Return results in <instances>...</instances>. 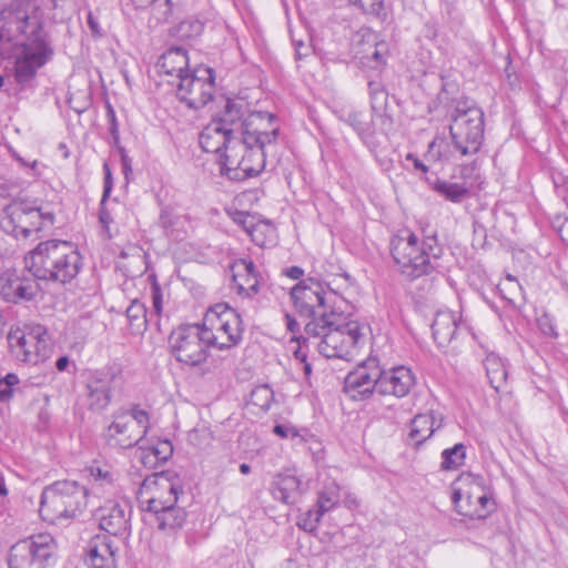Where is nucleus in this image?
<instances>
[{
    "instance_id": "7ed1b4c3",
    "label": "nucleus",
    "mask_w": 568,
    "mask_h": 568,
    "mask_svg": "<svg viewBox=\"0 0 568 568\" xmlns=\"http://www.w3.org/2000/svg\"><path fill=\"white\" fill-rule=\"evenodd\" d=\"M280 130L272 126L265 131H256L253 134L239 138L234 141V146L230 148V153L225 155V161L221 166V173L233 181H244L257 176L265 168V146L275 143Z\"/></svg>"
},
{
    "instance_id": "0eeeda50",
    "label": "nucleus",
    "mask_w": 568,
    "mask_h": 568,
    "mask_svg": "<svg viewBox=\"0 0 568 568\" xmlns=\"http://www.w3.org/2000/svg\"><path fill=\"white\" fill-rule=\"evenodd\" d=\"M38 9L34 0H1L0 1V58L11 53L12 45L22 36L34 32L42 23L32 17Z\"/></svg>"
},
{
    "instance_id": "603ef678",
    "label": "nucleus",
    "mask_w": 568,
    "mask_h": 568,
    "mask_svg": "<svg viewBox=\"0 0 568 568\" xmlns=\"http://www.w3.org/2000/svg\"><path fill=\"white\" fill-rule=\"evenodd\" d=\"M85 477L94 483L103 481L106 478V471L103 470L102 466L98 462H93L90 466L83 469Z\"/></svg>"
},
{
    "instance_id": "f03ea898",
    "label": "nucleus",
    "mask_w": 568,
    "mask_h": 568,
    "mask_svg": "<svg viewBox=\"0 0 568 568\" xmlns=\"http://www.w3.org/2000/svg\"><path fill=\"white\" fill-rule=\"evenodd\" d=\"M443 252L444 248L438 244L435 234L425 236L422 243L414 233L395 236L390 242L394 262L400 274L409 281L434 272H443Z\"/></svg>"
},
{
    "instance_id": "338daca9",
    "label": "nucleus",
    "mask_w": 568,
    "mask_h": 568,
    "mask_svg": "<svg viewBox=\"0 0 568 568\" xmlns=\"http://www.w3.org/2000/svg\"><path fill=\"white\" fill-rule=\"evenodd\" d=\"M407 159H413L414 160V168L417 169V170H420L423 172H427L428 171V168L420 161L418 160L417 158H413L412 154H408L407 155Z\"/></svg>"
},
{
    "instance_id": "bb28decb",
    "label": "nucleus",
    "mask_w": 568,
    "mask_h": 568,
    "mask_svg": "<svg viewBox=\"0 0 568 568\" xmlns=\"http://www.w3.org/2000/svg\"><path fill=\"white\" fill-rule=\"evenodd\" d=\"M443 420L444 418L440 416L437 422L434 412L417 414L410 422V430L408 434L409 443L418 447L428 439L436 429L443 426Z\"/></svg>"
},
{
    "instance_id": "c9c22d12",
    "label": "nucleus",
    "mask_w": 568,
    "mask_h": 568,
    "mask_svg": "<svg viewBox=\"0 0 568 568\" xmlns=\"http://www.w3.org/2000/svg\"><path fill=\"white\" fill-rule=\"evenodd\" d=\"M203 23L197 19H186L174 28L173 34L181 40L193 39L203 32Z\"/></svg>"
},
{
    "instance_id": "a19ab883",
    "label": "nucleus",
    "mask_w": 568,
    "mask_h": 568,
    "mask_svg": "<svg viewBox=\"0 0 568 568\" xmlns=\"http://www.w3.org/2000/svg\"><path fill=\"white\" fill-rule=\"evenodd\" d=\"M106 536L97 535L90 542L88 551V562L91 568H104V557L99 552V544L106 546Z\"/></svg>"
},
{
    "instance_id": "c85d7f7f",
    "label": "nucleus",
    "mask_w": 568,
    "mask_h": 568,
    "mask_svg": "<svg viewBox=\"0 0 568 568\" xmlns=\"http://www.w3.org/2000/svg\"><path fill=\"white\" fill-rule=\"evenodd\" d=\"M124 317L131 334L139 335L146 329V310L145 306L138 300L132 301L131 304L125 308Z\"/></svg>"
},
{
    "instance_id": "6ab92c4d",
    "label": "nucleus",
    "mask_w": 568,
    "mask_h": 568,
    "mask_svg": "<svg viewBox=\"0 0 568 568\" xmlns=\"http://www.w3.org/2000/svg\"><path fill=\"white\" fill-rule=\"evenodd\" d=\"M233 129H226L212 121L200 133L199 143L202 150L206 153H215L217 162L222 166L225 161V155L230 153V148L234 146V141H237L240 135H233Z\"/></svg>"
},
{
    "instance_id": "a18cd8bd",
    "label": "nucleus",
    "mask_w": 568,
    "mask_h": 568,
    "mask_svg": "<svg viewBox=\"0 0 568 568\" xmlns=\"http://www.w3.org/2000/svg\"><path fill=\"white\" fill-rule=\"evenodd\" d=\"M152 11L158 21H169L172 17L173 3L171 0H153Z\"/></svg>"
},
{
    "instance_id": "b1692460",
    "label": "nucleus",
    "mask_w": 568,
    "mask_h": 568,
    "mask_svg": "<svg viewBox=\"0 0 568 568\" xmlns=\"http://www.w3.org/2000/svg\"><path fill=\"white\" fill-rule=\"evenodd\" d=\"M215 329L217 333L225 335L226 341H221V336L217 335V343L213 344L219 349H229L237 345L242 339V320L236 311H227L223 320L215 323Z\"/></svg>"
},
{
    "instance_id": "ea45409f",
    "label": "nucleus",
    "mask_w": 568,
    "mask_h": 568,
    "mask_svg": "<svg viewBox=\"0 0 568 568\" xmlns=\"http://www.w3.org/2000/svg\"><path fill=\"white\" fill-rule=\"evenodd\" d=\"M180 216L173 214L169 209H163L159 217V225L163 229L165 235L178 237V225Z\"/></svg>"
},
{
    "instance_id": "423d86ee",
    "label": "nucleus",
    "mask_w": 568,
    "mask_h": 568,
    "mask_svg": "<svg viewBox=\"0 0 568 568\" xmlns=\"http://www.w3.org/2000/svg\"><path fill=\"white\" fill-rule=\"evenodd\" d=\"M217 343V334L204 324H182L169 335V348L172 356L190 367L206 362L207 349Z\"/></svg>"
},
{
    "instance_id": "412c9836",
    "label": "nucleus",
    "mask_w": 568,
    "mask_h": 568,
    "mask_svg": "<svg viewBox=\"0 0 568 568\" xmlns=\"http://www.w3.org/2000/svg\"><path fill=\"white\" fill-rule=\"evenodd\" d=\"M378 367L368 371L366 365L347 374L344 381V392L353 399H366L377 393Z\"/></svg>"
},
{
    "instance_id": "2eb2a0df",
    "label": "nucleus",
    "mask_w": 568,
    "mask_h": 568,
    "mask_svg": "<svg viewBox=\"0 0 568 568\" xmlns=\"http://www.w3.org/2000/svg\"><path fill=\"white\" fill-rule=\"evenodd\" d=\"M53 52L49 34L43 27L37 26L23 43L21 55L16 60V81L23 88L31 84L38 70L52 59Z\"/></svg>"
},
{
    "instance_id": "3c124183",
    "label": "nucleus",
    "mask_w": 568,
    "mask_h": 568,
    "mask_svg": "<svg viewBox=\"0 0 568 568\" xmlns=\"http://www.w3.org/2000/svg\"><path fill=\"white\" fill-rule=\"evenodd\" d=\"M233 273L243 275H257L255 264L252 260L240 258L232 265Z\"/></svg>"
},
{
    "instance_id": "4c0bfd02",
    "label": "nucleus",
    "mask_w": 568,
    "mask_h": 568,
    "mask_svg": "<svg viewBox=\"0 0 568 568\" xmlns=\"http://www.w3.org/2000/svg\"><path fill=\"white\" fill-rule=\"evenodd\" d=\"M257 275H243L242 273H233V282L236 284L239 293H245L246 296L256 295L260 291V282Z\"/></svg>"
},
{
    "instance_id": "c756f323",
    "label": "nucleus",
    "mask_w": 568,
    "mask_h": 568,
    "mask_svg": "<svg viewBox=\"0 0 568 568\" xmlns=\"http://www.w3.org/2000/svg\"><path fill=\"white\" fill-rule=\"evenodd\" d=\"M433 190L453 203H460L469 195V189L464 183L449 181H436Z\"/></svg>"
},
{
    "instance_id": "37998d69",
    "label": "nucleus",
    "mask_w": 568,
    "mask_h": 568,
    "mask_svg": "<svg viewBox=\"0 0 568 568\" xmlns=\"http://www.w3.org/2000/svg\"><path fill=\"white\" fill-rule=\"evenodd\" d=\"M90 406L97 410H102L106 406V388L103 384L95 383L89 385Z\"/></svg>"
},
{
    "instance_id": "f3484780",
    "label": "nucleus",
    "mask_w": 568,
    "mask_h": 568,
    "mask_svg": "<svg viewBox=\"0 0 568 568\" xmlns=\"http://www.w3.org/2000/svg\"><path fill=\"white\" fill-rule=\"evenodd\" d=\"M176 88L178 99L189 109L199 110L205 106L213 98L215 90V72L212 68H204L186 73L180 78Z\"/></svg>"
},
{
    "instance_id": "1a4fd4ad",
    "label": "nucleus",
    "mask_w": 568,
    "mask_h": 568,
    "mask_svg": "<svg viewBox=\"0 0 568 568\" xmlns=\"http://www.w3.org/2000/svg\"><path fill=\"white\" fill-rule=\"evenodd\" d=\"M484 112L468 99L459 100L452 113L449 133L456 151L462 155L476 154L484 141Z\"/></svg>"
},
{
    "instance_id": "f8f14e48",
    "label": "nucleus",
    "mask_w": 568,
    "mask_h": 568,
    "mask_svg": "<svg viewBox=\"0 0 568 568\" xmlns=\"http://www.w3.org/2000/svg\"><path fill=\"white\" fill-rule=\"evenodd\" d=\"M457 483L459 486L454 488L452 501L458 514L470 519H486L496 510V503L483 477L462 475Z\"/></svg>"
},
{
    "instance_id": "393cba45",
    "label": "nucleus",
    "mask_w": 568,
    "mask_h": 568,
    "mask_svg": "<svg viewBox=\"0 0 568 568\" xmlns=\"http://www.w3.org/2000/svg\"><path fill=\"white\" fill-rule=\"evenodd\" d=\"M458 320L450 311H439L432 323V333L439 347L447 346L457 335Z\"/></svg>"
},
{
    "instance_id": "79ce46f5",
    "label": "nucleus",
    "mask_w": 568,
    "mask_h": 568,
    "mask_svg": "<svg viewBox=\"0 0 568 568\" xmlns=\"http://www.w3.org/2000/svg\"><path fill=\"white\" fill-rule=\"evenodd\" d=\"M323 513L315 506L298 517L297 526L305 531H314L323 517Z\"/></svg>"
},
{
    "instance_id": "7c9ffc66",
    "label": "nucleus",
    "mask_w": 568,
    "mask_h": 568,
    "mask_svg": "<svg viewBox=\"0 0 568 568\" xmlns=\"http://www.w3.org/2000/svg\"><path fill=\"white\" fill-rule=\"evenodd\" d=\"M484 365L491 387L499 390L507 379V371L504 363L497 355L489 354L485 358Z\"/></svg>"
},
{
    "instance_id": "4468645a",
    "label": "nucleus",
    "mask_w": 568,
    "mask_h": 568,
    "mask_svg": "<svg viewBox=\"0 0 568 568\" xmlns=\"http://www.w3.org/2000/svg\"><path fill=\"white\" fill-rule=\"evenodd\" d=\"M274 114L254 111L248 112V104L243 99H226L222 111L212 120L226 129H233V135L253 134L274 126Z\"/></svg>"
},
{
    "instance_id": "58836bf2",
    "label": "nucleus",
    "mask_w": 568,
    "mask_h": 568,
    "mask_svg": "<svg viewBox=\"0 0 568 568\" xmlns=\"http://www.w3.org/2000/svg\"><path fill=\"white\" fill-rule=\"evenodd\" d=\"M126 523L124 509L116 503L112 506L109 505V527H115L114 530L109 528V535H116L121 529H125Z\"/></svg>"
},
{
    "instance_id": "680f3d73",
    "label": "nucleus",
    "mask_w": 568,
    "mask_h": 568,
    "mask_svg": "<svg viewBox=\"0 0 568 568\" xmlns=\"http://www.w3.org/2000/svg\"><path fill=\"white\" fill-rule=\"evenodd\" d=\"M13 390L11 387L0 381V400L4 402L12 397Z\"/></svg>"
},
{
    "instance_id": "72a5a7b5",
    "label": "nucleus",
    "mask_w": 568,
    "mask_h": 568,
    "mask_svg": "<svg viewBox=\"0 0 568 568\" xmlns=\"http://www.w3.org/2000/svg\"><path fill=\"white\" fill-rule=\"evenodd\" d=\"M109 131L113 138L114 144L116 145V150H118V153H119V155L121 158V162H122V169L125 174V178L128 179L129 173L132 172L131 159L125 153L124 148H122L119 144V133H118V128H116L115 113L110 104H109Z\"/></svg>"
},
{
    "instance_id": "f257e3e1",
    "label": "nucleus",
    "mask_w": 568,
    "mask_h": 568,
    "mask_svg": "<svg viewBox=\"0 0 568 568\" xmlns=\"http://www.w3.org/2000/svg\"><path fill=\"white\" fill-rule=\"evenodd\" d=\"M24 260L32 276L60 284L71 282L82 267V257L77 246L61 240L39 243Z\"/></svg>"
},
{
    "instance_id": "6e6d98bb",
    "label": "nucleus",
    "mask_w": 568,
    "mask_h": 568,
    "mask_svg": "<svg viewBox=\"0 0 568 568\" xmlns=\"http://www.w3.org/2000/svg\"><path fill=\"white\" fill-rule=\"evenodd\" d=\"M273 433L281 438L297 437L298 432L295 427L285 424H277L273 428Z\"/></svg>"
},
{
    "instance_id": "69168bd1",
    "label": "nucleus",
    "mask_w": 568,
    "mask_h": 568,
    "mask_svg": "<svg viewBox=\"0 0 568 568\" xmlns=\"http://www.w3.org/2000/svg\"><path fill=\"white\" fill-rule=\"evenodd\" d=\"M69 365V357L68 356H61L55 362V367L58 371L63 372Z\"/></svg>"
},
{
    "instance_id": "49530a36",
    "label": "nucleus",
    "mask_w": 568,
    "mask_h": 568,
    "mask_svg": "<svg viewBox=\"0 0 568 568\" xmlns=\"http://www.w3.org/2000/svg\"><path fill=\"white\" fill-rule=\"evenodd\" d=\"M159 463H165L173 454L172 443L168 439L158 442L156 445L150 447Z\"/></svg>"
},
{
    "instance_id": "864d4df0",
    "label": "nucleus",
    "mask_w": 568,
    "mask_h": 568,
    "mask_svg": "<svg viewBox=\"0 0 568 568\" xmlns=\"http://www.w3.org/2000/svg\"><path fill=\"white\" fill-rule=\"evenodd\" d=\"M139 450V459L145 467L154 468L159 464V460L155 458V455L150 447L145 448L140 446Z\"/></svg>"
},
{
    "instance_id": "20e7f679",
    "label": "nucleus",
    "mask_w": 568,
    "mask_h": 568,
    "mask_svg": "<svg viewBox=\"0 0 568 568\" xmlns=\"http://www.w3.org/2000/svg\"><path fill=\"white\" fill-rule=\"evenodd\" d=\"M305 332L308 336L322 337L317 348L326 358L349 359L362 338L359 324L348 321L343 311L323 313L320 322L305 324Z\"/></svg>"
},
{
    "instance_id": "39448f33",
    "label": "nucleus",
    "mask_w": 568,
    "mask_h": 568,
    "mask_svg": "<svg viewBox=\"0 0 568 568\" xmlns=\"http://www.w3.org/2000/svg\"><path fill=\"white\" fill-rule=\"evenodd\" d=\"M155 489L154 496L148 500L146 510L156 515L158 526L161 530H175L183 526L186 513L176 507L179 493L182 486L176 473L172 470L156 471L146 476L140 487L141 495L144 491Z\"/></svg>"
},
{
    "instance_id": "473e14b6",
    "label": "nucleus",
    "mask_w": 568,
    "mask_h": 568,
    "mask_svg": "<svg viewBox=\"0 0 568 568\" xmlns=\"http://www.w3.org/2000/svg\"><path fill=\"white\" fill-rule=\"evenodd\" d=\"M368 93L371 100V108L373 113H381L385 111L388 103V92L381 81L368 82Z\"/></svg>"
},
{
    "instance_id": "4d7b16f0",
    "label": "nucleus",
    "mask_w": 568,
    "mask_h": 568,
    "mask_svg": "<svg viewBox=\"0 0 568 568\" xmlns=\"http://www.w3.org/2000/svg\"><path fill=\"white\" fill-rule=\"evenodd\" d=\"M227 311H234L233 308H231L229 305L226 304H216L214 305L213 307L210 308V312L207 314V317H212V316H215L216 318V322L223 320V316L224 314L227 312Z\"/></svg>"
},
{
    "instance_id": "9d476101",
    "label": "nucleus",
    "mask_w": 568,
    "mask_h": 568,
    "mask_svg": "<svg viewBox=\"0 0 568 568\" xmlns=\"http://www.w3.org/2000/svg\"><path fill=\"white\" fill-rule=\"evenodd\" d=\"M54 223V214L29 201H13L0 216V227L16 239H27L31 233L40 232Z\"/></svg>"
},
{
    "instance_id": "052dcab7",
    "label": "nucleus",
    "mask_w": 568,
    "mask_h": 568,
    "mask_svg": "<svg viewBox=\"0 0 568 568\" xmlns=\"http://www.w3.org/2000/svg\"><path fill=\"white\" fill-rule=\"evenodd\" d=\"M88 26L94 37H97V38L102 37V32L99 27V23L92 12H89V14H88Z\"/></svg>"
},
{
    "instance_id": "774afa93",
    "label": "nucleus",
    "mask_w": 568,
    "mask_h": 568,
    "mask_svg": "<svg viewBox=\"0 0 568 568\" xmlns=\"http://www.w3.org/2000/svg\"><path fill=\"white\" fill-rule=\"evenodd\" d=\"M295 358L296 359H300L301 362L305 363L306 362V354L303 353L301 349H297L295 353Z\"/></svg>"
},
{
    "instance_id": "0e129e2a",
    "label": "nucleus",
    "mask_w": 568,
    "mask_h": 568,
    "mask_svg": "<svg viewBox=\"0 0 568 568\" xmlns=\"http://www.w3.org/2000/svg\"><path fill=\"white\" fill-rule=\"evenodd\" d=\"M0 381L2 383H6V385H8L11 388L19 383L18 376L12 373L8 374L3 379H0Z\"/></svg>"
},
{
    "instance_id": "9b49d317",
    "label": "nucleus",
    "mask_w": 568,
    "mask_h": 568,
    "mask_svg": "<svg viewBox=\"0 0 568 568\" xmlns=\"http://www.w3.org/2000/svg\"><path fill=\"white\" fill-rule=\"evenodd\" d=\"M290 295L296 312L310 322H320L323 313L342 311L337 305L341 297L333 291L327 292L320 281L312 277L301 280L291 288Z\"/></svg>"
},
{
    "instance_id": "5701e85b",
    "label": "nucleus",
    "mask_w": 568,
    "mask_h": 568,
    "mask_svg": "<svg viewBox=\"0 0 568 568\" xmlns=\"http://www.w3.org/2000/svg\"><path fill=\"white\" fill-rule=\"evenodd\" d=\"M33 277H11L1 287V296L10 303L31 301L40 291V286Z\"/></svg>"
},
{
    "instance_id": "13d9d810",
    "label": "nucleus",
    "mask_w": 568,
    "mask_h": 568,
    "mask_svg": "<svg viewBox=\"0 0 568 568\" xmlns=\"http://www.w3.org/2000/svg\"><path fill=\"white\" fill-rule=\"evenodd\" d=\"M282 274L292 280H301L304 275V270L300 266H290L284 268Z\"/></svg>"
},
{
    "instance_id": "a211bd4d",
    "label": "nucleus",
    "mask_w": 568,
    "mask_h": 568,
    "mask_svg": "<svg viewBox=\"0 0 568 568\" xmlns=\"http://www.w3.org/2000/svg\"><path fill=\"white\" fill-rule=\"evenodd\" d=\"M149 415L145 410L133 409L132 413L122 412L114 414V419L109 425V430L114 429L115 434L124 435L118 440L121 448H130L138 445L148 433Z\"/></svg>"
},
{
    "instance_id": "5fc2aeb1",
    "label": "nucleus",
    "mask_w": 568,
    "mask_h": 568,
    "mask_svg": "<svg viewBox=\"0 0 568 568\" xmlns=\"http://www.w3.org/2000/svg\"><path fill=\"white\" fill-rule=\"evenodd\" d=\"M151 297L153 310L156 315H160L162 312V292L160 285L154 282L151 286Z\"/></svg>"
},
{
    "instance_id": "f704fd0d",
    "label": "nucleus",
    "mask_w": 568,
    "mask_h": 568,
    "mask_svg": "<svg viewBox=\"0 0 568 568\" xmlns=\"http://www.w3.org/2000/svg\"><path fill=\"white\" fill-rule=\"evenodd\" d=\"M339 501V487L331 483L318 494L316 506L323 513H327Z\"/></svg>"
},
{
    "instance_id": "de8ad7c7",
    "label": "nucleus",
    "mask_w": 568,
    "mask_h": 568,
    "mask_svg": "<svg viewBox=\"0 0 568 568\" xmlns=\"http://www.w3.org/2000/svg\"><path fill=\"white\" fill-rule=\"evenodd\" d=\"M129 366V358H115L109 367V381L123 379L124 369Z\"/></svg>"
},
{
    "instance_id": "ddd939ff",
    "label": "nucleus",
    "mask_w": 568,
    "mask_h": 568,
    "mask_svg": "<svg viewBox=\"0 0 568 568\" xmlns=\"http://www.w3.org/2000/svg\"><path fill=\"white\" fill-rule=\"evenodd\" d=\"M8 344L13 356L24 363L39 364L48 359L53 349L47 328L40 324L17 327L8 334Z\"/></svg>"
},
{
    "instance_id": "bf43d9fd",
    "label": "nucleus",
    "mask_w": 568,
    "mask_h": 568,
    "mask_svg": "<svg viewBox=\"0 0 568 568\" xmlns=\"http://www.w3.org/2000/svg\"><path fill=\"white\" fill-rule=\"evenodd\" d=\"M386 51V44L385 43H377L375 45V49L372 53V58L378 63L382 64L385 62L384 53Z\"/></svg>"
},
{
    "instance_id": "8fccbe9b",
    "label": "nucleus",
    "mask_w": 568,
    "mask_h": 568,
    "mask_svg": "<svg viewBox=\"0 0 568 568\" xmlns=\"http://www.w3.org/2000/svg\"><path fill=\"white\" fill-rule=\"evenodd\" d=\"M537 324L544 335L549 337H557L558 334L556 326L552 318L548 314H542L540 317H538Z\"/></svg>"
},
{
    "instance_id": "09e8293b",
    "label": "nucleus",
    "mask_w": 568,
    "mask_h": 568,
    "mask_svg": "<svg viewBox=\"0 0 568 568\" xmlns=\"http://www.w3.org/2000/svg\"><path fill=\"white\" fill-rule=\"evenodd\" d=\"M102 170H103V190H102V196L100 201V211H99V221L101 223L102 229H106V212L104 210V206L106 204V160L102 163Z\"/></svg>"
},
{
    "instance_id": "6e6552de",
    "label": "nucleus",
    "mask_w": 568,
    "mask_h": 568,
    "mask_svg": "<svg viewBox=\"0 0 568 568\" xmlns=\"http://www.w3.org/2000/svg\"><path fill=\"white\" fill-rule=\"evenodd\" d=\"M88 489L74 480H58L44 488L39 513L44 520L55 523L72 519L87 505Z\"/></svg>"
},
{
    "instance_id": "a878e982",
    "label": "nucleus",
    "mask_w": 568,
    "mask_h": 568,
    "mask_svg": "<svg viewBox=\"0 0 568 568\" xmlns=\"http://www.w3.org/2000/svg\"><path fill=\"white\" fill-rule=\"evenodd\" d=\"M270 490L276 500L287 505L296 503L303 494L302 481L292 474H278L274 478Z\"/></svg>"
},
{
    "instance_id": "e433bc0d",
    "label": "nucleus",
    "mask_w": 568,
    "mask_h": 568,
    "mask_svg": "<svg viewBox=\"0 0 568 568\" xmlns=\"http://www.w3.org/2000/svg\"><path fill=\"white\" fill-rule=\"evenodd\" d=\"M274 399V393L268 385H260L251 392V404L266 412Z\"/></svg>"
},
{
    "instance_id": "4be33fe9",
    "label": "nucleus",
    "mask_w": 568,
    "mask_h": 568,
    "mask_svg": "<svg viewBox=\"0 0 568 568\" xmlns=\"http://www.w3.org/2000/svg\"><path fill=\"white\" fill-rule=\"evenodd\" d=\"M161 71L172 80H168L169 83L175 85L179 83L180 78H185L186 73H191L189 70V57L185 49L180 47H173L166 50L158 62Z\"/></svg>"
},
{
    "instance_id": "dca6fc26",
    "label": "nucleus",
    "mask_w": 568,
    "mask_h": 568,
    "mask_svg": "<svg viewBox=\"0 0 568 568\" xmlns=\"http://www.w3.org/2000/svg\"><path fill=\"white\" fill-rule=\"evenodd\" d=\"M55 545L48 534L31 536L16 542L9 552V568H51Z\"/></svg>"
},
{
    "instance_id": "c03bdc74",
    "label": "nucleus",
    "mask_w": 568,
    "mask_h": 568,
    "mask_svg": "<svg viewBox=\"0 0 568 568\" xmlns=\"http://www.w3.org/2000/svg\"><path fill=\"white\" fill-rule=\"evenodd\" d=\"M358 6L365 13L376 18H385L384 0H349Z\"/></svg>"
},
{
    "instance_id": "2f4dec72",
    "label": "nucleus",
    "mask_w": 568,
    "mask_h": 568,
    "mask_svg": "<svg viewBox=\"0 0 568 568\" xmlns=\"http://www.w3.org/2000/svg\"><path fill=\"white\" fill-rule=\"evenodd\" d=\"M466 458V446L462 443L452 448L444 449L442 453V469L453 470L464 465Z\"/></svg>"
},
{
    "instance_id": "aec40b11",
    "label": "nucleus",
    "mask_w": 568,
    "mask_h": 568,
    "mask_svg": "<svg viewBox=\"0 0 568 568\" xmlns=\"http://www.w3.org/2000/svg\"><path fill=\"white\" fill-rule=\"evenodd\" d=\"M414 385L415 376L408 367L396 366L386 371L378 368L377 393L381 395L402 398L408 395Z\"/></svg>"
},
{
    "instance_id": "e2e57ef3",
    "label": "nucleus",
    "mask_w": 568,
    "mask_h": 568,
    "mask_svg": "<svg viewBox=\"0 0 568 568\" xmlns=\"http://www.w3.org/2000/svg\"><path fill=\"white\" fill-rule=\"evenodd\" d=\"M285 318H286V326H287V329L291 332V333H295L298 331V323L296 322V320L290 315V314H285Z\"/></svg>"
},
{
    "instance_id": "cd10ccee",
    "label": "nucleus",
    "mask_w": 568,
    "mask_h": 568,
    "mask_svg": "<svg viewBox=\"0 0 568 568\" xmlns=\"http://www.w3.org/2000/svg\"><path fill=\"white\" fill-rule=\"evenodd\" d=\"M339 119L352 126L362 139L374 132L373 115L367 112L351 110L343 112Z\"/></svg>"
}]
</instances>
